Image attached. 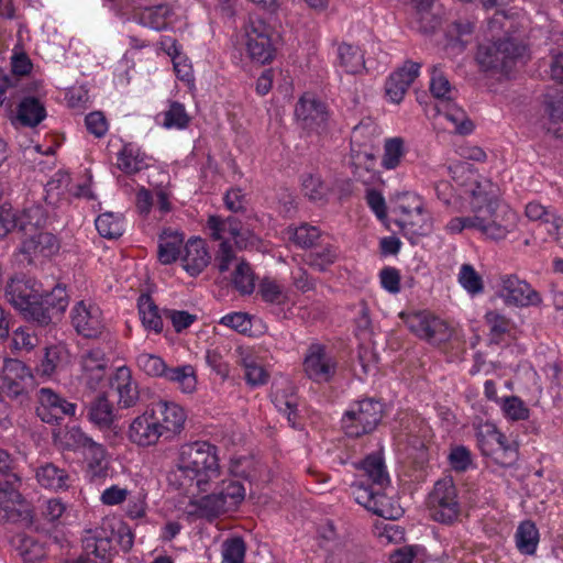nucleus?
Instances as JSON below:
<instances>
[{
    "mask_svg": "<svg viewBox=\"0 0 563 563\" xmlns=\"http://www.w3.org/2000/svg\"><path fill=\"white\" fill-rule=\"evenodd\" d=\"M7 300L23 317L40 325L46 327L63 314L68 306L66 289L56 286L52 291L41 294L37 283L31 278H11L5 286Z\"/></svg>",
    "mask_w": 563,
    "mask_h": 563,
    "instance_id": "nucleus-1",
    "label": "nucleus"
},
{
    "mask_svg": "<svg viewBox=\"0 0 563 563\" xmlns=\"http://www.w3.org/2000/svg\"><path fill=\"white\" fill-rule=\"evenodd\" d=\"M177 470L169 481L178 482L186 493H205L210 483L220 476L218 449L207 441H195L179 448Z\"/></svg>",
    "mask_w": 563,
    "mask_h": 563,
    "instance_id": "nucleus-2",
    "label": "nucleus"
},
{
    "mask_svg": "<svg viewBox=\"0 0 563 563\" xmlns=\"http://www.w3.org/2000/svg\"><path fill=\"white\" fill-rule=\"evenodd\" d=\"M114 540L124 552L133 547V534L126 526H120L115 530L110 520H102L99 526L85 530L81 539L82 549L87 555H93L102 563H108L115 553Z\"/></svg>",
    "mask_w": 563,
    "mask_h": 563,
    "instance_id": "nucleus-3",
    "label": "nucleus"
},
{
    "mask_svg": "<svg viewBox=\"0 0 563 563\" xmlns=\"http://www.w3.org/2000/svg\"><path fill=\"white\" fill-rule=\"evenodd\" d=\"M456 169H461L463 174L467 173L465 192L471 197L472 213L498 220L496 212L498 187L490 179L471 170L468 166H456Z\"/></svg>",
    "mask_w": 563,
    "mask_h": 563,
    "instance_id": "nucleus-4",
    "label": "nucleus"
},
{
    "mask_svg": "<svg viewBox=\"0 0 563 563\" xmlns=\"http://www.w3.org/2000/svg\"><path fill=\"white\" fill-rule=\"evenodd\" d=\"M526 46L506 37L483 43L477 48L476 60L485 71H507L523 55Z\"/></svg>",
    "mask_w": 563,
    "mask_h": 563,
    "instance_id": "nucleus-5",
    "label": "nucleus"
},
{
    "mask_svg": "<svg viewBox=\"0 0 563 563\" xmlns=\"http://www.w3.org/2000/svg\"><path fill=\"white\" fill-rule=\"evenodd\" d=\"M430 517L440 523L452 525L461 515L457 489L452 477L435 482L428 497Z\"/></svg>",
    "mask_w": 563,
    "mask_h": 563,
    "instance_id": "nucleus-6",
    "label": "nucleus"
},
{
    "mask_svg": "<svg viewBox=\"0 0 563 563\" xmlns=\"http://www.w3.org/2000/svg\"><path fill=\"white\" fill-rule=\"evenodd\" d=\"M274 30L260 18H250L245 25V47L250 58L260 64L271 63L276 54Z\"/></svg>",
    "mask_w": 563,
    "mask_h": 563,
    "instance_id": "nucleus-7",
    "label": "nucleus"
},
{
    "mask_svg": "<svg viewBox=\"0 0 563 563\" xmlns=\"http://www.w3.org/2000/svg\"><path fill=\"white\" fill-rule=\"evenodd\" d=\"M383 418V405L374 399H363L346 411L342 419L346 435L357 438L374 431Z\"/></svg>",
    "mask_w": 563,
    "mask_h": 563,
    "instance_id": "nucleus-8",
    "label": "nucleus"
},
{
    "mask_svg": "<svg viewBox=\"0 0 563 563\" xmlns=\"http://www.w3.org/2000/svg\"><path fill=\"white\" fill-rule=\"evenodd\" d=\"M244 497L245 488L240 482L222 481L213 493L200 498L198 507L207 517H218L235 509Z\"/></svg>",
    "mask_w": 563,
    "mask_h": 563,
    "instance_id": "nucleus-9",
    "label": "nucleus"
},
{
    "mask_svg": "<svg viewBox=\"0 0 563 563\" xmlns=\"http://www.w3.org/2000/svg\"><path fill=\"white\" fill-rule=\"evenodd\" d=\"M383 489L374 488L363 481L355 482L351 486L354 500L368 511L385 519H398L404 512L402 508L387 497Z\"/></svg>",
    "mask_w": 563,
    "mask_h": 563,
    "instance_id": "nucleus-10",
    "label": "nucleus"
},
{
    "mask_svg": "<svg viewBox=\"0 0 563 563\" xmlns=\"http://www.w3.org/2000/svg\"><path fill=\"white\" fill-rule=\"evenodd\" d=\"M400 317L412 333L432 344L444 343L452 335L448 323L428 311L401 313Z\"/></svg>",
    "mask_w": 563,
    "mask_h": 563,
    "instance_id": "nucleus-11",
    "label": "nucleus"
},
{
    "mask_svg": "<svg viewBox=\"0 0 563 563\" xmlns=\"http://www.w3.org/2000/svg\"><path fill=\"white\" fill-rule=\"evenodd\" d=\"M514 222L509 219H486L473 213L468 217H456L446 224V231L456 234L464 229H475L492 240H503L514 230Z\"/></svg>",
    "mask_w": 563,
    "mask_h": 563,
    "instance_id": "nucleus-12",
    "label": "nucleus"
},
{
    "mask_svg": "<svg viewBox=\"0 0 563 563\" xmlns=\"http://www.w3.org/2000/svg\"><path fill=\"white\" fill-rule=\"evenodd\" d=\"M498 296L509 307L527 308L539 306L542 301L540 294L529 283L514 274L499 277Z\"/></svg>",
    "mask_w": 563,
    "mask_h": 563,
    "instance_id": "nucleus-13",
    "label": "nucleus"
},
{
    "mask_svg": "<svg viewBox=\"0 0 563 563\" xmlns=\"http://www.w3.org/2000/svg\"><path fill=\"white\" fill-rule=\"evenodd\" d=\"M36 400V415L45 423H58L66 417L76 416L77 404L68 401L51 388L38 389Z\"/></svg>",
    "mask_w": 563,
    "mask_h": 563,
    "instance_id": "nucleus-14",
    "label": "nucleus"
},
{
    "mask_svg": "<svg viewBox=\"0 0 563 563\" xmlns=\"http://www.w3.org/2000/svg\"><path fill=\"white\" fill-rule=\"evenodd\" d=\"M295 115L300 126L317 134L329 129L330 113L324 102L312 96H302L296 104Z\"/></svg>",
    "mask_w": 563,
    "mask_h": 563,
    "instance_id": "nucleus-15",
    "label": "nucleus"
},
{
    "mask_svg": "<svg viewBox=\"0 0 563 563\" xmlns=\"http://www.w3.org/2000/svg\"><path fill=\"white\" fill-rule=\"evenodd\" d=\"M32 69L31 59L26 54H14L11 57V74L0 71V106L11 108L21 95L20 76L27 75Z\"/></svg>",
    "mask_w": 563,
    "mask_h": 563,
    "instance_id": "nucleus-16",
    "label": "nucleus"
},
{
    "mask_svg": "<svg viewBox=\"0 0 563 563\" xmlns=\"http://www.w3.org/2000/svg\"><path fill=\"white\" fill-rule=\"evenodd\" d=\"M336 361L322 344H311L303 360V371L311 380L323 384L330 382L336 373Z\"/></svg>",
    "mask_w": 563,
    "mask_h": 563,
    "instance_id": "nucleus-17",
    "label": "nucleus"
},
{
    "mask_svg": "<svg viewBox=\"0 0 563 563\" xmlns=\"http://www.w3.org/2000/svg\"><path fill=\"white\" fill-rule=\"evenodd\" d=\"M33 384L30 368L21 361L5 358L1 371L2 391L12 399L24 396Z\"/></svg>",
    "mask_w": 563,
    "mask_h": 563,
    "instance_id": "nucleus-18",
    "label": "nucleus"
},
{
    "mask_svg": "<svg viewBox=\"0 0 563 563\" xmlns=\"http://www.w3.org/2000/svg\"><path fill=\"white\" fill-rule=\"evenodd\" d=\"M146 409L158 424L164 439L170 440L184 429L187 416L178 404L158 400L151 404Z\"/></svg>",
    "mask_w": 563,
    "mask_h": 563,
    "instance_id": "nucleus-19",
    "label": "nucleus"
},
{
    "mask_svg": "<svg viewBox=\"0 0 563 563\" xmlns=\"http://www.w3.org/2000/svg\"><path fill=\"white\" fill-rule=\"evenodd\" d=\"M71 323L78 334L85 338H99L104 329L101 309L91 302L79 301L71 310Z\"/></svg>",
    "mask_w": 563,
    "mask_h": 563,
    "instance_id": "nucleus-20",
    "label": "nucleus"
},
{
    "mask_svg": "<svg viewBox=\"0 0 563 563\" xmlns=\"http://www.w3.org/2000/svg\"><path fill=\"white\" fill-rule=\"evenodd\" d=\"M60 243L51 232L38 231L22 239L18 254L22 255L29 264L38 258H51L58 253Z\"/></svg>",
    "mask_w": 563,
    "mask_h": 563,
    "instance_id": "nucleus-21",
    "label": "nucleus"
},
{
    "mask_svg": "<svg viewBox=\"0 0 563 563\" xmlns=\"http://www.w3.org/2000/svg\"><path fill=\"white\" fill-rule=\"evenodd\" d=\"M401 216L397 221L400 232L411 244L418 243L421 236L428 235L432 231V221L422 203H416L411 209L401 206Z\"/></svg>",
    "mask_w": 563,
    "mask_h": 563,
    "instance_id": "nucleus-22",
    "label": "nucleus"
},
{
    "mask_svg": "<svg viewBox=\"0 0 563 563\" xmlns=\"http://www.w3.org/2000/svg\"><path fill=\"white\" fill-rule=\"evenodd\" d=\"M146 409L142 415L132 420L128 429V439L131 443L148 448L158 443L164 438L158 424Z\"/></svg>",
    "mask_w": 563,
    "mask_h": 563,
    "instance_id": "nucleus-23",
    "label": "nucleus"
},
{
    "mask_svg": "<svg viewBox=\"0 0 563 563\" xmlns=\"http://www.w3.org/2000/svg\"><path fill=\"white\" fill-rule=\"evenodd\" d=\"M420 67L419 63L408 60L388 77L385 93L391 102L399 103L404 99L409 86L418 77Z\"/></svg>",
    "mask_w": 563,
    "mask_h": 563,
    "instance_id": "nucleus-24",
    "label": "nucleus"
},
{
    "mask_svg": "<svg viewBox=\"0 0 563 563\" xmlns=\"http://www.w3.org/2000/svg\"><path fill=\"white\" fill-rule=\"evenodd\" d=\"M174 15L173 8L167 3L135 8L132 19L137 24L154 31L167 30Z\"/></svg>",
    "mask_w": 563,
    "mask_h": 563,
    "instance_id": "nucleus-25",
    "label": "nucleus"
},
{
    "mask_svg": "<svg viewBox=\"0 0 563 563\" xmlns=\"http://www.w3.org/2000/svg\"><path fill=\"white\" fill-rule=\"evenodd\" d=\"M88 420L103 432L117 434L118 417L113 405L103 395L96 397L88 406Z\"/></svg>",
    "mask_w": 563,
    "mask_h": 563,
    "instance_id": "nucleus-26",
    "label": "nucleus"
},
{
    "mask_svg": "<svg viewBox=\"0 0 563 563\" xmlns=\"http://www.w3.org/2000/svg\"><path fill=\"white\" fill-rule=\"evenodd\" d=\"M111 387L118 394V404L120 407L131 408L137 404L140 394L129 367L121 366L115 371L111 380Z\"/></svg>",
    "mask_w": 563,
    "mask_h": 563,
    "instance_id": "nucleus-27",
    "label": "nucleus"
},
{
    "mask_svg": "<svg viewBox=\"0 0 563 563\" xmlns=\"http://www.w3.org/2000/svg\"><path fill=\"white\" fill-rule=\"evenodd\" d=\"M80 366L90 388H96L106 375L108 360L102 349L85 351L80 356Z\"/></svg>",
    "mask_w": 563,
    "mask_h": 563,
    "instance_id": "nucleus-28",
    "label": "nucleus"
},
{
    "mask_svg": "<svg viewBox=\"0 0 563 563\" xmlns=\"http://www.w3.org/2000/svg\"><path fill=\"white\" fill-rule=\"evenodd\" d=\"M211 257L202 239L194 238L188 240L181 261L184 269L190 276L199 275L208 266Z\"/></svg>",
    "mask_w": 563,
    "mask_h": 563,
    "instance_id": "nucleus-29",
    "label": "nucleus"
},
{
    "mask_svg": "<svg viewBox=\"0 0 563 563\" xmlns=\"http://www.w3.org/2000/svg\"><path fill=\"white\" fill-rule=\"evenodd\" d=\"M525 213L531 221H539L548 225V234L561 242L560 231L563 228V219L551 207H545L538 201H531L526 206Z\"/></svg>",
    "mask_w": 563,
    "mask_h": 563,
    "instance_id": "nucleus-30",
    "label": "nucleus"
},
{
    "mask_svg": "<svg viewBox=\"0 0 563 563\" xmlns=\"http://www.w3.org/2000/svg\"><path fill=\"white\" fill-rule=\"evenodd\" d=\"M47 222V212L40 203L26 205L20 212L16 211V230L25 236L41 231Z\"/></svg>",
    "mask_w": 563,
    "mask_h": 563,
    "instance_id": "nucleus-31",
    "label": "nucleus"
},
{
    "mask_svg": "<svg viewBox=\"0 0 563 563\" xmlns=\"http://www.w3.org/2000/svg\"><path fill=\"white\" fill-rule=\"evenodd\" d=\"M148 156L132 143L118 153V168L125 174H136L148 166Z\"/></svg>",
    "mask_w": 563,
    "mask_h": 563,
    "instance_id": "nucleus-32",
    "label": "nucleus"
},
{
    "mask_svg": "<svg viewBox=\"0 0 563 563\" xmlns=\"http://www.w3.org/2000/svg\"><path fill=\"white\" fill-rule=\"evenodd\" d=\"M506 439L493 422L486 421L476 427L477 446L484 455L498 453L497 446L504 445Z\"/></svg>",
    "mask_w": 563,
    "mask_h": 563,
    "instance_id": "nucleus-33",
    "label": "nucleus"
},
{
    "mask_svg": "<svg viewBox=\"0 0 563 563\" xmlns=\"http://www.w3.org/2000/svg\"><path fill=\"white\" fill-rule=\"evenodd\" d=\"M438 111L454 125L456 133L466 135L474 130V124L467 117L466 112L454 103L453 100H446L439 103Z\"/></svg>",
    "mask_w": 563,
    "mask_h": 563,
    "instance_id": "nucleus-34",
    "label": "nucleus"
},
{
    "mask_svg": "<svg viewBox=\"0 0 563 563\" xmlns=\"http://www.w3.org/2000/svg\"><path fill=\"white\" fill-rule=\"evenodd\" d=\"M36 479L45 488L59 490L68 487V474L54 463H45L36 470Z\"/></svg>",
    "mask_w": 563,
    "mask_h": 563,
    "instance_id": "nucleus-35",
    "label": "nucleus"
},
{
    "mask_svg": "<svg viewBox=\"0 0 563 563\" xmlns=\"http://www.w3.org/2000/svg\"><path fill=\"white\" fill-rule=\"evenodd\" d=\"M361 470L373 486L385 488L390 483L385 462L377 454L366 456L361 464Z\"/></svg>",
    "mask_w": 563,
    "mask_h": 563,
    "instance_id": "nucleus-36",
    "label": "nucleus"
},
{
    "mask_svg": "<svg viewBox=\"0 0 563 563\" xmlns=\"http://www.w3.org/2000/svg\"><path fill=\"white\" fill-rule=\"evenodd\" d=\"M163 379L176 384L186 394L194 393L197 387L196 371L189 364L176 367L168 366Z\"/></svg>",
    "mask_w": 563,
    "mask_h": 563,
    "instance_id": "nucleus-37",
    "label": "nucleus"
},
{
    "mask_svg": "<svg viewBox=\"0 0 563 563\" xmlns=\"http://www.w3.org/2000/svg\"><path fill=\"white\" fill-rule=\"evenodd\" d=\"M46 117L44 106L34 97L24 98L18 109V120L25 126H36Z\"/></svg>",
    "mask_w": 563,
    "mask_h": 563,
    "instance_id": "nucleus-38",
    "label": "nucleus"
},
{
    "mask_svg": "<svg viewBox=\"0 0 563 563\" xmlns=\"http://www.w3.org/2000/svg\"><path fill=\"white\" fill-rule=\"evenodd\" d=\"M87 461L88 471L92 477H101L106 475L108 470L107 450L95 440L82 451Z\"/></svg>",
    "mask_w": 563,
    "mask_h": 563,
    "instance_id": "nucleus-39",
    "label": "nucleus"
},
{
    "mask_svg": "<svg viewBox=\"0 0 563 563\" xmlns=\"http://www.w3.org/2000/svg\"><path fill=\"white\" fill-rule=\"evenodd\" d=\"M517 549L522 554L532 555L536 553L539 543V531L531 520L521 522L515 534Z\"/></svg>",
    "mask_w": 563,
    "mask_h": 563,
    "instance_id": "nucleus-40",
    "label": "nucleus"
},
{
    "mask_svg": "<svg viewBox=\"0 0 563 563\" xmlns=\"http://www.w3.org/2000/svg\"><path fill=\"white\" fill-rule=\"evenodd\" d=\"M137 307L144 328L159 333L163 330V319L151 296L141 295L137 300Z\"/></svg>",
    "mask_w": 563,
    "mask_h": 563,
    "instance_id": "nucleus-41",
    "label": "nucleus"
},
{
    "mask_svg": "<svg viewBox=\"0 0 563 563\" xmlns=\"http://www.w3.org/2000/svg\"><path fill=\"white\" fill-rule=\"evenodd\" d=\"M340 66L349 74L360 73L364 66V56L357 46L351 44H341L338 48Z\"/></svg>",
    "mask_w": 563,
    "mask_h": 563,
    "instance_id": "nucleus-42",
    "label": "nucleus"
},
{
    "mask_svg": "<svg viewBox=\"0 0 563 563\" xmlns=\"http://www.w3.org/2000/svg\"><path fill=\"white\" fill-rule=\"evenodd\" d=\"M99 234L107 239H117L123 234V220L120 214L104 212L95 221Z\"/></svg>",
    "mask_w": 563,
    "mask_h": 563,
    "instance_id": "nucleus-43",
    "label": "nucleus"
},
{
    "mask_svg": "<svg viewBox=\"0 0 563 563\" xmlns=\"http://www.w3.org/2000/svg\"><path fill=\"white\" fill-rule=\"evenodd\" d=\"M183 239L177 234L159 238L157 257L163 265H169L177 261L180 254Z\"/></svg>",
    "mask_w": 563,
    "mask_h": 563,
    "instance_id": "nucleus-44",
    "label": "nucleus"
},
{
    "mask_svg": "<svg viewBox=\"0 0 563 563\" xmlns=\"http://www.w3.org/2000/svg\"><path fill=\"white\" fill-rule=\"evenodd\" d=\"M246 544L242 537L227 538L221 544L222 563H244Z\"/></svg>",
    "mask_w": 563,
    "mask_h": 563,
    "instance_id": "nucleus-45",
    "label": "nucleus"
},
{
    "mask_svg": "<svg viewBox=\"0 0 563 563\" xmlns=\"http://www.w3.org/2000/svg\"><path fill=\"white\" fill-rule=\"evenodd\" d=\"M339 257V252L333 245H325L311 251L306 263L319 272H324L329 266L334 264Z\"/></svg>",
    "mask_w": 563,
    "mask_h": 563,
    "instance_id": "nucleus-46",
    "label": "nucleus"
},
{
    "mask_svg": "<svg viewBox=\"0 0 563 563\" xmlns=\"http://www.w3.org/2000/svg\"><path fill=\"white\" fill-rule=\"evenodd\" d=\"M485 321L489 327L490 342L499 344L503 336L511 330V321L500 312L490 310L485 313Z\"/></svg>",
    "mask_w": 563,
    "mask_h": 563,
    "instance_id": "nucleus-47",
    "label": "nucleus"
},
{
    "mask_svg": "<svg viewBox=\"0 0 563 563\" xmlns=\"http://www.w3.org/2000/svg\"><path fill=\"white\" fill-rule=\"evenodd\" d=\"M162 125L166 129H185L188 126L190 118L186 112L185 106L178 101H172L166 111H164Z\"/></svg>",
    "mask_w": 563,
    "mask_h": 563,
    "instance_id": "nucleus-48",
    "label": "nucleus"
},
{
    "mask_svg": "<svg viewBox=\"0 0 563 563\" xmlns=\"http://www.w3.org/2000/svg\"><path fill=\"white\" fill-rule=\"evenodd\" d=\"M430 91L433 95L434 98L439 99V103H442L443 101L453 100V88L449 81V79L445 77V75L442 73V70L434 66L432 68L431 73V79H430Z\"/></svg>",
    "mask_w": 563,
    "mask_h": 563,
    "instance_id": "nucleus-49",
    "label": "nucleus"
},
{
    "mask_svg": "<svg viewBox=\"0 0 563 563\" xmlns=\"http://www.w3.org/2000/svg\"><path fill=\"white\" fill-rule=\"evenodd\" d=\"M20 482L21 479L15 473H12L11 477L3 483L0 482V508L4 512H7L11 506L21 501V494L18 490Z\"/></svg>",
    "mask_w": 563,
    "mask_h": 563,
    "instance_id": "nucleus-50",
    "label": "nucleus"
},
{
    "mask_svg": "<svg viewBox=\"0 0 563 563\" xmlns=\"http://www.w3.org/2000/svg\"><path fill=\"white\" fill-rule=\"evenodd\" d=\"M404 155V140L401 137L388 139L384 144L382 166L386 169H395L397 166H399Z\"/></svg>",
    "mask_w": 563,
    "mask_h": 563,
    "instance_id": "nucleus-51",
    "label": "nucleus"
},
{
    "mask_svg": "<svg viewBox=\"0 0 563 563\" xmlns=\"http://www.w3.org/2000/svg\"><path fill=\"white\" fill-rule=\"evenodd\" d=\"M137 367L147 376L163 378L168 365L155 354L141 353L136 357Z\"/></svg>",
    "mask_w": 563,
    "mask_h": 563,
    "instance_id": "nucleus-52",
    "label": "nucleus"
},
{
    "mask_svg": "<svg viewBox=\"0 0 563 563\" xmlns=\"http://www.w3.org/2000/svg\"><path fill=\"white\" fill-rule=\"evenodd\" d=\"M232 280L234 287L242 295H250L253 292L255 287L254 275L251 269V266L245 261H240L236 264Z\"/></svg>",
    "mask_w": 563,
    "mask_h": 563,
    "instance_id": "nucleus-53",
    "label": "nucleus"
},
{
    "mask_svg": "<svg viewBox=\"0 0 563 563\" xmlns=\"http://www.w3.org/2000/svg\"><path fill=\"white\" fill-rule=\"evenodd\" d=\"M501 411L504 416L512 421L527 420L530 410L526 404L517 396H507L501 399Z\"/></svg>",
    "mask_w": 563,
    "mask_h": 563,
    "instance_id": "nucleus-54",
    "label": "nucleus"
},
{
    "mask_svg": "<svg viewBox=\"0 0 563 563\" xmlns=\"http://www.w3.org/2000/svg\"><path fill=\"white\" fill-rule=\"evenodd\" d=\"M459 283L470 294L477 295L484 289L483 279L470 264H463L459 273Z\"/></svg>",
    "mask_w": 563,
    "mask_h": 563,
    "instance_id": "nucleus-55",
    "label": "nucleus"
},
{
    "mask_svg": "<svg viewBox=\"0 0 563 563\" xmlns=\"http://www.w3.org/2000/svg\"><path fill=\"white\" fill-rule=\"evenodd\" d=\"M219 225H227L228 235L235 240V243L240 245L239 238L242 236V222L238 217H228L222 219L219 216H210L207 220V229H211L214 231L213 234H218Z\"/></svg>",
    "mask_w": 563,
    "mask_h": 563,
    "instance_id": "nucleus-56",
    "label": "nucleus"
},
{
    "mask_svg": "<svg viewBox=\"0 0 563 563\" xmlns=\"http://www.w3.org/2000/svg\"><path fill=\"white\" fill-rule=\"evenodd\" d=\"M92 441V438L76 426L68 428L62 438L64 448L70 451H84Z\"/></svg>",
    "mask_w": 563,
    "mask_h": 563,
    "instance_id": "nucleus-57",
    "label": "nucleus"
},
{
    "mask_svg": "<svg viewBox=\"0 0 563 563\" xmlns=\"http://www.w3.org/2000/svg\"><path fill=\"white\" fill-rule=\"evenodd\" d=\"M288 233L289 239L302 249L311 247L320 236L319 229L309 224L289 229Z\"/></svg>",
    "mask_w": 563,
    "mask_h": 563,
    "instance_id": "nucleus-58",
    "label": "nucleus"
},
{
    "mask_svg": "<svg viewBox=\"0 0 563 563\" xmlns=\"http://www.w3.org/2000/svg\"><path fill=\"white\" fill-rule=\"evenodd\" d=\"M260 294L264 301L275 305H283L287 300L284 288L275 280L264 278L260 284Z\"/></svg>",
    "mask_w": 563,
    "mask_h": 563,
    "instance_id": "nucleus-59",
    "label": "nucleus"
},
{
    "mask_svg": "<svg viewBox=\"0 0 563 563\" xmlns=\"http://www.w3.org/2000/svg\"><path fill=\"white\" fill-rule=\"evenodd\" d=\"M243 366L245 369V380L252 387L261 386L267 383L268 373L253 358H244Z\"/></svg>",
    "mask_w": 563,
    "mask_h": 563,
    "instance_id": "nucleus-60",
    "label": "nucleus"
},
{
    "mask_svg": "<svg viewBox=\"0 0 563 563\" xmlns=\"http://www.w3.org/2000/svg\"><path fill=\"white\" fill-rule=\"evenodd\" d=\"M62 361V351L57 346L45 349V354L36 366V371L42 376H52Z\"/></svg>",
    "mask_w": 563,
    "mask_h": 563,
    "instance_id": "nucleus-61",
    "label": "nucleus"
},
{
    "mask_svg": "<svg viewBox=\"0 0 563 563\" xmlns=\"http://www.w3.org/2000/svg\"><path fill=\"white\" fill-rule=\"evenodd\" d=\"M451 467L459 473L467 471L473 463L471 451L464 445H457L451 449L449 456Z\"/></svg>",
    "mask_w": 563,
    "mask_h": 563,
    "instance_id": "nucleus-62",
    "label": "nucleus"
},
{
    "mask_svg": "<svg viewBox=\"0 0 563 563\" xmlns=\"http://www.w3.org/2000/svg\"><path fill=\"white\" fill-rule=\"evenodd\" d=\"M20 554L26 563H36L44 559L46 552L44 547L33 538H23L20 545Z\"/></svg>",
    "mask_w": 563,
    "mask_h": 563,
    "instance_id": "nucleus-63",
    "label": "nucleus"
},
{
    "mask_svg": "<svg viewBox=\"0 0 563 563\" xmlns=\"http://www.w3.org/2000/svg\"><path fill=\"white\" fill-rule=\"evenodd\" d=\"M234 261H236V255L231 243L229 241L220 242L214 254V265L218 271L220 273L228 272Z\"/></svg>",
    "mask_w": 563,
    "mask_h": 563,
    "instance_id": "nucleus-64",
    "label": "nucleus"
}]
</instances>
